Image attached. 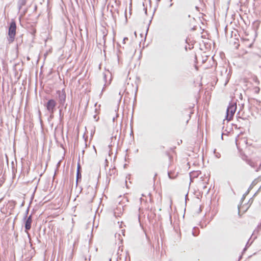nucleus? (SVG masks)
<instances>
[{
	"mask_svg": "<svg viewBox=\"0 0 261 261\" xmlns=\"http://www.w3.org/2000/svg\"><path fill=\"white\" fill-rule=\"evenodd\" d=\"M16 24L15 21L10 23L8 31V41L9 44L12 43L15 39L16 36Z\"/></svg>",
	"mask_w": 261,
	"mask_h": 261,
	"instance_id": "obj_1",
	"label": "nucleus"
},
{
	"mask_svg": "<svg viewBox=\"0 0 261 261\" xmlns=\"http://www.w3.org/2000/svg\"><path fill=\"white\" fill-rule=\"evenodd\" d=\"M246 79H244V81L245 82H246Z\"/></svg>",
	"mask_w": 261,
	"mask_h": 261,
	"instance_id": "obj_13",
	"label": "nucleus"
},
{
	"mask_svg": "<svg viewBox=\"0 0 261 261\" xmlns=\"http://www.w3.org/2000/svg\"><path fill=\"white\" fill-rule=\"evenodd\" d=\"M252 90L255 94H258L260 91V88L258 86H254L253 87Z\"/></svg>",
	"mask_w": 261,
	"mask_h": 261,
	"instance_id": "obj_6",
	"label": "nucleus"
},
{
	"mask_svg": "<svg viewBox=\"0 0 261 261\" xmlns=\"http://www.w3.org/2000/svg\"><path fill=\"white\" fill-rule=\"evenodd\" d=\"M168 175L169 176L170 178H174V176L172 175L171 173L170 172H169L168 173Z\"/></svg>",
	"mask_w": 261,
	"mask_h": 261,
	"instance_id": "obj_9",
	"label": "nucleus"
},
{
	"mask_svg": "<svg viewBox=\"0 0 261 261\" xmlns=\"http://www.w3.org/2000/svg\"><path fill=\"white\" fill-rule=\"evenodd\" d=\"M32 222V220L31 216H29V217L27 219L25 224V228L26 230H29L31 227V224Z\"/></svg>",
	"mask_w": 261,
	"mask_h": 261,
	"instance_id": "obj_5",
	"label": "nucleus"
},
{
	"mask_svg": "<svg viewBox=\"0 0 261 261\" xmlns=\"http://www.w3.org/2000/svg\"><path fill=\"white\" fill-rule=\"evenodd\" d=\"M56 106V102L54 99H50L46 103V107L47 111L50 113H53L55 107Z\"/></svg>",
	"mask_w": 261,
	"mask_h": 261,
	"instance_id": "obj_3",
	"label": "nucleus"
},
{
	"mask_svg": "<svg viewBox=\"0 0 261 261\" xmlns=\"http://www.w3.org/2000/svg\"><path fill=\"white\" fill-rule=\"evenodd\" d=\"M65 97H66V96H65V94H64V99H65Z\"/></svg>",
	"mask_w": 261,
	"mask_h": 261,
	"instance_id": "obj_12",
	"label": "nucleus"
},
{
	"mask_svg": "<svg viewBox=\"0 0 261 261\" xmlns=\"http://www.w3.org/2000/svg\"><path fill=\"white\" fill-rule=\"evenodd\" d=\"M122 206L119 204V205L114 210V213L116 216L120 217L123 213Z\"/></svg>",
	"mask_w": 261,
	"mask_h": 261,
	"instance_id": "obj_4",
	"label": "nucleus"
},
{
	"mask_svg": "<svg viewBox=\"0 0 261 261\" xmlns=\"http://www.w3.org/2000/svg\"><path fill=\"white\" fill-rule=\"evenodd\" d=\"M236 106L231 105H230L227 110V115H226V119L228 121H230L232 119L233 115L236 111Z\"/></svg>",
	"mask_w": 261,
	"mask_h": 261,
	"instance_id": "obj_2",
	"label": "nucleus"
},
{
	"mask_svg": "<svg viewBox=\"0 0 261 261\" xmlns=\"http://www.w3.org/2000/svg\"><path fill=\"white\" fill-rule=\"evenodd\" d=\"M30 167H29V169H28V170L27 171V173H29V171H30Z\"/></svg>",
	"mask_w": 261,
	"mask_h": 261,
	"instance_id": "obj_11",
	"label": "nucleus"
},
{
	"mask_svg": "<svg viewBox=\"0 0 261 261\" xmlns=\"http://www.w3.org/2000/svg\"><path fill=\"white\" fill-rule=\"evenodd\" d=\"M127 40H128V38L127 37L124 38L123 39L124 43H125L126 41H127Z\"/></svg>",
	"mask_w": 261,
	"mask_h": 261,
	"instance_id": "obj_10",
	"label": "nucleus"
},
{
	"mask_svg": "<svg viewBox=\"0 0 261 261\" xmlns=\"http://www.w3.org/2000/svg\"><path fill=\"white\" fill-rule=\"evenodd\" d=\"M253 81L255 82V83L256 85H259V80H258V78L257 77V76H256L254 75V76H253Z\"/></svg>",
	"mask_w": 261,
	"mask_h": 261,
	"instance_id": "obj_7",
	"label": "nucleus"
},
{
	"mask_svg": "<svg viewBox=\"0 0 261 261\" xmlns=\"http://www.w3.org/2000/svg\"><path fill=\"white\" fill-rule=\"evenodd\" d=\"M19 5H20V8L22 7L23 6H24L26 4V1L25 0H20L19 2Z\"/></svg>",
	"mask_w": 261,
	"mask_h": 261,
	"instance_id": "obj_8",
	"label": "nucleus"
}]
</instances>
